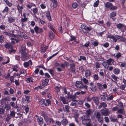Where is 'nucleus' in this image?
Segmentation results:
<instances>
[{
    "label": "nucleus",
    "instance_id": "1",
    "mask_svg": "<svg viewBox=\"0 0 126 126\" xmlns=\"http://www.w3.org/2000/svg\"><path fill=\"white\" fill-rule=\"evenodd\" d=\"M107 37L110 39H112L115 42H117V40L119 41L122 42H124L126 40L125 38L121 36L117 35L114 34L113 35L110 34L108 35Z\"/></svg>",
    "mask_w": 126,
    "mask_h": 126
},
{
    "label": "nucleus",
    "instance_id": "2",
    "mask_svg": "<svg viewBox=\"0 0 126 126\" xmlns=\"http://www.w3.org/2000/svg\"><path fill=\"white\" fill-rule=\"evenodd\" d=\"M105 60L106 61H104L102 63L105 68H108L109 65H111L112 64L114 65L113 63L114 62L113 59L110 58L108 60Z\"/></svg>",
    "mask_w": 126,
    "mask_h": 126
},
{
    "label": "nucleus",
    "instance_id": "3",
    "mask_svg": "<svg viewBox=\"0 0 126 126\" xmlns=\"http://www.w3.org/2000/svg\"><path fill=\"white\" fill-rule=\"evenodd\" d=\"M104 6L106 9H109L110 10H116L117 8V6H114L112 3L108 2L105 3Z\"/></svg>",
    "mask_w": 126,
    "mask_h": 126
},
{
    "label": "nucleus",
    "instance_id": "4",
    "mask_svg": "<svg viewBox=\"0 0 126 126\" xmlns=\"http://www.w3.org/2000/svg\"><path fill=\"white\" fill-rule=\"evenodd\" d=\"M75 86L79 89H81L83 88H84L85 89H87V86L84 85L81 81H77L75 84Z\"/></svg>",
    "mask_w": 126,
    "mask_h": 126
},
{
    "label": "nucleus",
    "instance_id": "5",
    "mask_svg": "<svg viewBox=\"0 0 126 126\" xmlns=\"http://www.w3.org/2000/svg\"><path fill=\"white\" fill-rule=\"evenodd\" d=\"M100 111L102 114L104 116H108L110 113V110L108 108H104L101 110Z\"/></svg>",
    "mask_w": 126,
    "mask_h": 126
},
{
    "label": "nucleus",
    "instance_id": "6",
    "mask_svg": "<svg viewBox=\"0 0 126 126\" xmlns=\"http://www.w3.org/2000/svg\"><path fill=\"white\" fill-rule=\"evenodd\" d=\"M101 115L99 112H97L96 115V118L99 123L101 122L103 120V117H101Z\"/></svg>",
    "mask_w": 126,
    "mask_h": 126
},
{
    "label": "nucleus",
    "instance_id": "7",
    "mask_svg": "<svg viewBox=\"0 0 126 126\" xmlns=\"http://www.w3.org/2000/svg\"><path fill=\"white\" fill-rule=\"evenodd\" d=\"M70 66L71 72L74 74L75 73V65L74 63H73L70 64Z\"/></svg>",
    "mask_w": 126,
    "mask_h": 126
},
{
    "label": "nucleus",
    "instance_id": "8",
    "mask_svg": "<svg viewBox=\"0 0 126 126\" xmlns=\"http://www.w3.org/2000/svg\"><path fill=\"white\" fill-rule=\"evenodd\" d=\"M34 29L37 34L38 33H39L42 32L43 31V30L42 28H39L36 26H35L34 28Z\"/></svg>",
    "mask_w": 126,
    "mask_h": 126
},
{
    "label": "nucleus",
    "instance_id": "9",
    "mask_svg": "<svg viewBox=\"0 0 126 126\" xmlns=\"http://www.w3.org/2000/svg\"><path fill=\"white\" fill-rule=\"evenodd\" d=\"M92 99L93 100L95 104L97 106L99 103L98 98L96 97H93L92 98Z\"/></svg>",
    "mask_w": 126,
    "mask_h": 126
},
{
    "label": "nucleus",
    "instance_id": "10",
    "mask_svg": "<svg viewBox=\"0 0 126 126\" xmlns=\"http://www.w3.org/2000/svg\"><path fill=\"white\" fill-rule=\"evenodd\" d=\"M111 77L114 80L115 82L116 83L119 80V77L113 74L111 75Z\"/></svg>",
    "mask_w": 126,
    "mask_h": 126
},
{
    "label": "nucleus",
    "instance_id": "11",
    "mask_svg": "<svg viewBox=\"0 0 126 126\" xmlns=\"http://www.w3.org/2000/svg\"><path fill=\"white\" fill-rule=\"evenodd\" d=\"M25 49L26 47L22 45L21 46L20 52L21 55H23L25 53Z\"/></svg>",
    "mask_w": 126,
    "mask_h": 126
},
{
    "label": "nucleus",
    "instance_id": "12",
    "mask_svg": "<svg viewBox=\"0 0 126 126\" xmlns=\"http://www.w3.org/2000/svg\"><path fill=\"white\" fill-rule=\"evenodd\" d=\"M4 46L6 48L8 49L13 48L10 42L6 43L4 45Z\"/></svg>",
    "mask_w": 126,
    "mask_h": 126
},
{
    "label": "nucleus",
    "instance_id": "13",
    "mask_svg": "<svg viewBox=\"0 0 126 126\" xmlns=\"http://www.w3.org/2000/svg\"><path fill=\"white\" fill-rule=\"evenodd\" d=\"M81 28L82 29V31L83 33H87V28L86 26L83 25H82L81 26Z\"/></svg>",
    "mask_w": 126,
    "mask_h": 126
},
{
    "label": "nucleus",
    "instance_id": "14",
    "mask_svg": "<svg viewBox=\"0 0 126 126\" xmlns=\"http://www.w3.org/2000/svg\"><path fill=\"white\" fill-rule=\"evenodd\" d=\"M107 106V105L104 102L100 103V105L99 106L98 108L99 109H100L102 107L104 108L106 107Z\"/></svg>",
    "mask_w": 126,
    "mask_h": 126
},
{
    "label": "nucleus",
    "instance_id": "15",
    "mask_svg": "<svg viewBox=\"0 0 126 126\" xmlns=\"http://www.w3.org/2000/svg\"><path fill=\"white\" fill-rule=\"evenodd\" d=\"M49 82V79H45L43 81L42 85L43 86H45L47 85Z\"/></svg>",
    "mask_w": 126,
    "mask_h": 126
},
{
    "label": "nucleus",
    "instance_id": "16",
    "mask_svg": "<svg viewBox=\"0 0 126 126\" xmlns=\"http://www.w3.org/2000/svg\"><path fill=\"white\" fill-rule=\"evenodd\" d=\"M120 71V69L118 68H115L113 70V73L115 75H118L119 74Z\"/></svg>",
    "mask_w": 126,
    "mask_h": 126
},
{
    "label": "nucleus",
    "instance_id": "17",
    "mask_svg": "<svg viewBox=\"0 0 126 126\" xmlns=\"http://www.w3.org/2000/svg\"><path fill=\"white\" fill-rule=\"evenodd\" d=\"M30 63L31 65L32 64V62L31 60L29 61L28 62H25L24 63V65L25 67H27L29 66Z\"/></svg>",
    "mask_w": 126,
    "mask_h": 126
},
{
    "label": "nucleus",
    "instance_id": "18",
    "mask_svg": "<svg viewBox=\"0 0 126 126\" xmlns=\"http://www.w3.org/2000/svg\"><path fill=\"white\" fill-rule=\"evenodd\" d=\"M54 36V34L51 31L49 32V36L51 39H53Z\"/></svg>",
    "mask_w": 126,
    "mask_h": 126
},
{
    "label": "nucleus",
    "instance_id": "19",
    "mask_svg": "<svg viewBox=\"0 0 126 126\" xmlns=\"http://www.w3.org/2000/svg\"><path fill=\"white\" fill-rule=\"evenodd\" d=\"M61 124L64 126L66 125L68 123V121L66 119H64L61 122Z\"/></svg>",
    "mask_w": 126,
    "mask_h": 126
},
{
    "label": "nucleus",
    "instance_id": "20",
    "mask_svg": "<svg viewBox=\"0 0 126 126\" xmlns=\"http://www.w3.org/2000/svg\"><path fill=\"white\" fill-rule=\"evenodd\" d=\"M83 124L87 126V116H84V119H83L82 121Z\"/></svg>",
    "mask_w": 126,
    "mask_h": 126
},
{
    "label": "nucleus",
    "instance_id": "21",
    "mask_svg": "<svg viewBox=\"0 0 126 126\" xmlns=\"http://www.w3.org/2000/svg\"><path fill=\"white\" fill-rule=\"evenodd\" d=\"M60 98L61 100L63 102L64 104H65L67 103V102L66 101L65 98L64 97L62 96H60Z\"/></svg>",
    "mask_w": 126,
    "mask_h": 126
},
{
    "label": "nucleus",
    "instance_id": "22",
    "mask_svg": "<svg viewBox=\"0 0 126 126\" xmlns=\"http://www.w3.org/2000/svg\"><path fill=\"white\" fill-rule=\"evenodd\" d=\"M26 81L28 83L32 82H33V79L31 77L26 79Z\"/></svg>",
    "mask_w": 126,
    "mask_h": 126
},
{
    "label": "nucleus",
    "instance_id": "23",
    "mask_svg": "<svg viewBox=\"0 0 126 126\" xmlns=\"http://www.w3.org/2000/svg\"><path fill=\"white\" fill-rule=\"evenodd\" d=\"M91 44L93 45L95 47L97 46L98 44V43L97 41H94L92 40L91 42Z\"/></svg>",
    "mask_w": 126,
    "mask_h": 126
},
{
    "label": "nucleus",
    "instance_id": "24",
    "mask_svg": "<svg viewBox=\"0 0 126 126\" xmlns=\"http://www.w3.org/2000/svg\"><path fill=\"white\" fill-rule=\"evenodd\" d=\"M1 106L0 105V114H3L5 112V110L4 108L1 107Z\"/></svg>",
    "mask_w": 126,
    "mask_h": 126
},
{
    "label": "nucleus",
    "instance_id": "25",
    "mask_svg": "<svg viewBox=\"0 0 126 126\" xmlns=\"http://www.w3.org/2000/svg\"><path fill=\"white\" fill-rule=\"evenodd\" d=\"M37 121L38 123L39 124H40L43 123V120L42 118L40 117L38 118Z\"/></svg>",
    "mask_w": 126,
    "mask_h": 126
},
{
    "label": "nucleus",
    "instance_id": "26",
    "mask_svg": "<svg viewBox=\"0 0 126 126\" xmlns=\"http://www.w3.org/2000/svg\"><path fill=\"white\" fill-rule=\"evenodd\" d=\"M15 20V18L14 17H10L8 18V21L10 23H12L14 22Z\"/></svg>",
    "mask_w": 126,
    "mask_h": 126
},
{
    "label": "nucleus",
    "instance_id": "27",
    "mask_svg": "<svg viewBox=\"0 0 126 126\" xmlns=\"http://www.w3.org/2000/svg\"><path fill=\"white\" fill-rule=\"evenodd\" d=\"M116 12H113L110 14V18L114 17L116 16Z\"/></svg>",
    "mask_w": 126,
    "mask_h": 126
},
{
    "label": "nucleus",
    "instance_id": "28",
    "mask_svg": "<svg viewBox=\"0 0 126 126\" xmlns=\"http://www.w3.org/2000/svg\"><path fill=\"white\" fill-rule=\"evenodd\" d=\"M116 26L117 28L120 29H121L122 27L125 26V25L120 23L118 24Z\"/></svg>",
    "mask_w": 126,
    "mask_h": 126
},
{
    "label": "nucleus",
    "instance_id": "29",
    "mask_svg": "<svg viewBox=\"0 0 126 126\" xmlns=\"http://www.w3.org/2000/svg\"><path fill=\"white\" fill-rule=\"evenodd\" d=\"M4 109L7 111H9L11 109V106L9 104H6L5 105Z\"/></svg>",
    "mask_w": 126,
    "mask_h": 126
},
{
    "label": "nucleus",
    "instance_id": "30",
    "mask_svg": "<svg viewBox=\"0 0 126 126\" xmlns=\"http://www.w3.org/2000/svg\"><path fill=\"white\" fill-rule=\"evenodd\" d=\"M97 86L98 87V89L100 90H102L103 89V88L102 87V85L99 83H97Z\"/></svg>",
    "mask_w": 126,
    "mask_h": 126
},
{
    "label": "nucleus",
    "instance_id": "31",
    "mask_svg": "<svg viewBox=\"0 0 126 126\" xmlns=\"http://www.w3.org/2000/svg\"><path fill=\"white\" fill-rule=\"evenodd\" d=\"M5 34L6 35H8L10 37L14 36L15 37L16 35L14 34H12L10 32H4Z\"/></svg>",
    "mask_w": 126,
    "mask_h": 126
},
{
    "label": "nucleus",
    "instance_id": "32",
    "mask_svg": "<svg viewBox=\"0 0 126 126\" xmlns=\"http://www.w3.org/2000/svg\"><path fill=\"white\" fill-rule=\"evenodd\" d=\"M65 110L63 109V110L64 111L66 110L67 112H70L69 108V106L67 105H65Z\"/></svg>",
    "mask_w": 126,
    "mask_h": 126
},
{
    "label": "nucleus",
    "instance_id": "33",
    "mask_svg": "<svg viewBox=\"0 0 126 126\" xmlns=\"http://www.w3.org/2000/svg\"><path fill=\"white\" fill-rule=\"evenodd\" d=\"M99 2V0H97L94 4L93 6L94 7H97L98 6Z\"/></svg>",
    "mask_w": 126,
    "mask_h": 126
},
{
    "label": "nucleus",
    "instance_id": "34",
    "mask_svg": "<svg viewBox=\"0 0 126 126\" xmlns=\"http://www.w3.org/2000/svg\"><path fill=\"white\" fill-rule=\"evenodd\" d=\"M21 58L23 60H24L28 56V54H27L24 53V54H23Z\"/></svg>",
    "mask_w": 126,
    "mask_h": 126
},
{
    "label": "nucleus",
    "instance_id": "35",
    "mask_svg": "<svg viewBox=\"0 0 126 126\" xmlns=\"http://www.w3.org/2000/svg\"><path fill=\"white\" fill-rule=\"evenodd\" d=\"M94 81H96L98 80L99 77L98 75L95 74L94 75Z\"/></svg>",
    "mask_w": 126,
    "mask_h": 126
},
{
    "label": "nucleus",
    "instance_id": "36",
    "mask_svg": "<svg viewBox=\"0 0 126 126\" xmlns=\"http://www.w3.org/2000/svg\"><path fill=\"white\" fill-rule=\"evenodd\" d=\"M4 40V38L3 36L1 35L0 36V43H2L3 42Z\"/></svg>",
    "mask_w": 126,
    "mask_h": 126
},
{
    "label": "nucleus",
    "instance_id": "37",
    "mask_svg": "<svg viewBox=\"0 0 126 126\" xmlns=\"http://www.w3.org/2000/svg\"><path fill=\"white\" fill-rule=\"evenodd\" d=\"M72 100L74 102H72L71 103V105L72 106H77V103L74 102L76 101L77 102V101H76V100L72 99Z\"/></svg>",
    "mask_w": 126,
    "mask_h": 126
},
{
    "label": "nucleus",
    "instance_id": "38",
    "mask_svg": "<svg viewBox=\"0 0 126 126\" xmlns=\"http://www.w3.org/2000/svg\"><path fill=\"white\" fill-rule=\"evenodd\" d=\"M11 40H12L11 41V43L12 44H15V42H16L17 43H18V42L17 41L16 39L13 38H11Z\"/></svg>",
    "mask_w": 126,
    "mask_h": 126
},
{
    "label": "nucleus",
    "instance_id": "39",
    "mask_svg": "<svg viewBox=\"0 0 126 126\" xmlns=\"http://www.w3.org/2000/svg\"><path fill=\"white\" fill-rule=\"evenodd\" d=\"M93 112V110L92 109H89L87 110V116L90 115Z\"/></svg>",
    "mask_w": 126,
    "mask_h": 126
},
{
    "label": "nucleus",
    "instance_id": "40",
    "mask_svg": "<svg viewBox=\"0 0 126 126\" xmlns=\"http://www.w3.org/2000/svg\"><path fill=\"white\" fill-rule=\"evenodd\" d=\"M121 54L119 52L116 55L115 57L117 59H118V58L121 57Z\"/></svg>",
    "mask_w": 126,
    "mask_h": 126
},
{
    "label": "nucleus",
    "instance_id": "41",
    "mask_svg": "<svg viewBox=\"0 0 126 126\" xmlns=\"http://www.w3.org/2000/svg\"><path fill=\"white\" fill-rule=\"evenodd\" d=\"M46 102V100L45 99H42L40 101V104L42 105L43 104L44 105L45 104V102Z\"/></svg>",
    "mask_w": 126,
    "mask_h": 126
},
{
    "label": "nucleus",
    "instance_id": "42",
    "mask_svg": "<svg viewBox=\"0 0 126 126\" xmlns=\"http://www.w3.org/2000/svg\"><path fill=\"white\" fill-rule=\"evenodd\" d=\"M81 82L83 81L85 84H87V79L84 77L81 78Z\"/></svg>",
    "mask_w": 126,
    "mask_h": 126
},
{
    "label": "nucleus",
    "instance_id": "43",
    "mask_svg": "<svg viewBox=\"0 0 126 126\" xmlns=\"http://www.w3.org/2000/svg\"><path fill=\"white\" fill-rule=\"evenodd\" d=\"M101 100L103 101H105L106 100V97L105 95H101L100 97Z\"/></svg>",
    "mask_w": 126,
    "mask_h": 126
},
{
    "label": "nucleus",
    "instance_id": "44",
    "mask_svg": "<svg viewBox=\"0 0 126 126\" xmlns=\"http://www.w3.org/2000/svg\"><path fill=\"white\" fill-rule=\"evenodd\" d=\"M77 96L75 94H74L73 95H71L70 97H69L70 99H76L77 97Z\"/></svg>",
    "mask_w": 126,
    "mask_h": 126
},
{
    "label": "nucleus",
    "instance_id": "45",
    "mask_svg": "<svg viewBox=\"0 0 126 126\" xmlns=\"http://www.w3.org/2000/svg\"><path fill=\"white\" fill-rule=\"evenodd\" d=\"M47 48V47H45L42 46V51L43 52H45L46 50V49Z\"/></svg>",
    "mask_w": 126,
    "mask_h": 126
},
{
    "label": "nucleus",
    "instance_id": "46",
    "mask_svg": "<svg viewBox=\"0 0 126 126\" xmlns=\"http://www.w3.org/2000/svg\"><path fill=\"white\" fill-rule=\"evenodd\" d=\"M100 64L98 62L95 63V67L96 68H99L100 67Z\"/></svg>",
    "mask_w": 126,
    "mask_h": 126
},
{
    "label": "nucleus",
    "instance_id": "47",
    "mask_svg": "<svg viewBox=\"0 0 126 126\" xmlns=\"http://www.w3.org/2000/svg\"><path fill=\"white\" fill-rule=\"evenodd\" d=\"M33 11L34 15H35L36 14H37L38 11L37 8H36L33 9Z\"/></svg>",
    "mask_w": 126,
    "mask_h": 126
},
{
    "label": "nucleus",
    "instance_id": "48",
    "mask_svg": "<svg viewBox=\"0 0 126 126\" xmlns=\"http://www.w3.org/2000/svg\"><path fill=\"white\" fill-rule=\"evenodd\" d=\"M110 121L112 122H116L117 121L116 119H115L114 118L111 117L110 118Z\"/></svg>",
    "mask_w": 126,
    "mask_h": 126
},
{
    "label": "nucleus",
    "instance_id": "49",
    "mask_svg": "<svg viewBox=\"0 0 126 126\" xmlns=\"http://www.w3.org/2000/svg\"><path fill=\"white\" fill-rule=\"evenodd\" d=\"M48 27L51 29L54 32H55V30L53 28V27L51 25H48Z\"/></svg>",
    "mask_w": 126,
    "mask_h": 126
},
{
    "label": "nucleus",
    "instance_id": "50",
    "mask_svg": "<svg viewBox=\"0 0 126 126\" xmlns=\"http://www.w3.org/2000/svg\"><path fill=\"white\" fill-rule=\"evenodd\" d=\"M91 89L92 91L95 92L96 91L97 89L95 86H94L92 88H91Z\"/></svg>",
    "mask_w": 126,
    "mask_h": 126
},
{
    "label": "nucleus",
    "instance_id": "51",
    "mask_svg": "<svg viewBox=\"0 0 126 126\" xmlns=\"http://www.w3.org/2000/svg\"><path fill=\"white\" fill-rule=\"evenodd\" d=\"M61 88L60 87H59L58 86H56L55 87V89L56 91V92H59L60 91V89Z\"/></svg>",
    "mask_w": 126,
    "mask_h": 126
},
{
    "label": "nucleus",
    "instance_id": "52",
    "mask_svg": "<svg viewBox=\"0 0 126 126\" xmlns=\"http://www.w3.org/2000/svg\"><path fill=\"white\" fill-rule=\"evenodd\" d=\"M125 86L123 84H122L120 86V89L122 90H124L125 88Z\"/></svg>",
    "mask_w": 126,
    "mask_h": 126
},
{
    "label": "nucleus",
    "instance_id": "53",
    "mask_svg": "<svg viewBox=\"0 0 126 126\" xmlns=\"http://www.w3.org/2000/svg\"><path fill=\"white\" fill-rule=\"evenodd\" d=\"M20 36L22 37L25 39H27L28 38V36L26 34H23V35H21Z\"/></svg>",
    "mask_w": 126,
    "mask_h": 126
},
{
    "label": "nucleus",
    "instance_id": "54",
    "mask_svg": "<svg viewBox=\"0 0 126 126\" xmlns=\"http://www.w3.org/2000/svg\"><path fill=\"white\" fill-rule=\"evenodd\" d=\"M15 114V112L14 111H11L10 113V115L11 116L14 117Z\"/></svg>",
    "mask_w": 126,
    "mask_h": 126
},
{
    "label": "nucleus",
    "instance_id": "55",
    "mask_svg": "<svg viewBox=\"0 0 126 126\" xmlns=\"http://www.w3.org/2000/svg\"><path fill=\"white\" fill-rule=\"evenodd\" d=\"M58 53V52H57V53H56L55 54H53V55H52L51 56L49 57L48 58H47V59L48 60V61L50 59H51L54 56H55Z\"/></svg>",
    "mask_w": 126,
    "mask_h": 126
},
{
    "label": "nucleus",
    "instance_id": "56",
    "mask_svg": "<svg viewBox=\"0 0 126 126\" xmlns=\"http://www.w3.org/2000/svg\"><path fill=\"white\" fill-rule=\"evenodd\" d=\"M117 112L119 113H120L122 114H123V110L121 109H119L118 110Z\"/></svg>",
    "mask_w": 126,
    "mask_h": 126
},
{
    "label": "nucleus",
    "instance_id": "57",
    "mask_svg": "<svg viewBox=\"0 0 126 126\" xmlns=\"http://www.w3.org/2000/svg\"><path fill=\"white\" fill-rule=\"evenodd\" d=\"M78 6L77 4L76 3H74L72 4V7H73L74 8H76Z\"/></svg>",
    "mask_w": 126,
    "mask_h": 126
},
{
    "label": "nucleus",
    "instance_id": "58",
    "mask_svg": "<svg viewBox=\"0 0 126 126\" xmlns=\"http://www.w3.org/2000/svg\"><path fill=\"white\" fill-rule=\"evenodd\" d=\"M8 11V8L7 7H6L2 11L3 13L7 12Z\"/></svg>",
    "mask_w": 126,
    "mask_h": 126
},
{
    "label": "nucleus",
    "instance_id": "59",
    "mask_svg": "<svg viewBox=\"0 0 126 126\" xmlns=\"http://www.w3.org/2000/svg\"><path fill=\"white\" fill-rule=\"evenodd\" d=\"M109 44L107 42L105 44H104L103 45V46L104 47L107 48L109 46Z\"/></svg>",
    "mask_w": 126,
    "mask_h": 126
},
{
    "label": "nucleus",
    "instance_id": "60",
    "mask_svg": "<svg viewBox=\"0 0 126 126\" xmlns=\"http://www.w3.org/2000/svg\"><path fill=\"white\" fill-rule=\"evenodd\" d=\"M28 19V18L26 17H25L24 18H22L21 20L22 22H26L27 20Z\"/></svg>",
    "mask_w": 126,
    "mask_h": 126
},
{
    "label": "nucleus",
    "instance_id": "61",
    "mask_svg": "<svg viewBox=\"0 0 126 126\" xmlns=\"http://www.w3.org/2000/svg\"><path fill=\"white\" fill-rule=\"evenodd\" d=\"M107 26L109 27L111 25V23L110 21H108L106 23Z\"/></svg>",
    "mask_w": 126,
    "mask_h": 126
},
{
    "label": "nucleus",
    "instance_id": "62",
    "mask_svg": "<svg viewBox=\"0 0 126 126\" xmlns=\"http://www.w3.org/2000/svg\"><path fill=\"white\" fill-rule=\"evenodd\" d=\"M105 120L106 122H108L109 121V118L107 117H104Z\"/></svg>",
    "mask_w": 126,
    "mask_h": 126
},
{
    "label": "nucleus",
    "instance_id": "63",
    "mask_svg": "<svg viewBox=\"0 0 126 126\" xmlns=\"http://www.w3.org/2000/svg\"><path fill=\"white\" fill-rule=\"evenodd\" d=\"M118 109V108L117 107H115L113 108L112 109V111H115L117 110Z\"/></svg>",
    "mask_w": 126,
    "mask_h": 126
},
{
    "label": "nucleus",
    "instance_id": "64",
    "mask_svg": "<svg viewBox=\"0 0 126 126\" xmlns=\"http://www.w3.org/2000/svg\"><path fill=\"white\" fill-rule=\"evenodd\" d=\"M114 97L113 96V95H111L108 98V100H112L113 99Z\"/></svg>",
    "mask_w": 126,
    "mask_h": 126
}]
</instances>
